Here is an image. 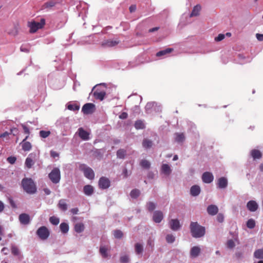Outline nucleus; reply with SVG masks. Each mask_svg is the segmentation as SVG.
Returning <instances> with one entry per match:
<instances>
[{"label":"nucleus","instance_id":"36","mask_svg":"<svg viewBox=\"0 0 263 263\" xmlns=\"http://www.w3.org/2000/svg\"><path fill=\"white\" fill-rule=\"evenodd\" d=\"M126 155V151L124 149H119L117 152V158L119 159H124L125 156Z\"/></svg>","mask_w":263,"mask_h":263},{"label":"nucleus","instance_id":"22","mask_svg":"<svg viewBox=\"0 0 263 263\" xmlns=\"http://www.w3.org/2000/svg\"><path fill=\"white\" fill-rule=\"evenodd\" d=\"M201 9V7L200 5H196L190 14V17L196 16L199 15V12Z\"/></svg>","mask_w":263,"mask_h":263},{"label":"nucleus","instance_id":"48","mask_svg":"<svg viewBox=\"0 0 263 263\" xmlns=\"http://www.w3.org/2000/svg\"><path fill=\"white\" fill-rule=\"evenodd\" d=\"M50 134V131L41 130L40 132V136L42 138H46L48 137Z\"/></svg>","mask_w":263,"mask_h":263},{"label":"nucleus","instance_id":"23","mask_svg":"<svg viewBox=\"0 0 263 263\" xmlns=\"http://www.w3.org/2000/svg\"><path fill=\"white\" fill-rule=\"evenodd\" d=\"M83 191L85 195L90 196L93 193V188L90 185H86L84 186Z\"/></svg>","mask_w":263,"mask_h":263},{"label":"nucleus","instance_id":"32","mask_svg":"<svg viewBox=\"0 0 263 263\" xmlns=\"http://www.w3.org/2000/svg\"><path fill=\"white\" fill-rule=\"evenodd\" d=\"M84 224L81 222L76 223L74 227V231L78 233L82 232L84 230Z\"/></svg>","mask_w":263,"mask_h":263},{"label":"nucleus","instance_id":"49","mask_svg":"<svg viewBox=\"0 0 263 263\" xmlns=\"http://www.w3.org/2000/svg\"><path fill=\"white\" fill-rule=\"evenodd\" d=\"M175 240V237L172 234H168L166 236V240L168 243H173Z\"/></svg>","mask_w":263,"mask_h":263},{"label":"nucleus","instance_id":"29","mask_svg":"<svg viewBox=\"0 0 263 263\" xmlns=\"http://www.w3.org/2000/svg\"><path fill=\"white\" fill-rule=\"evenodd\" d=\"M11 253L14 256H19L21 255V251L17 246L12 245L11 246Z\"/></svg>","mask_w":263,"mask_h":263},{"label":"nucleus","instance_id":"6","mask_svg":"<svg viewBox=\"0 0 263 263\" xmlns=\"http://www.w3.org/2000/svg\"><path fill=\"white\" fill-rule=\"evenodd\" d=\"M110 185V182L109 179L105 177H102L99 180V186L101 189H108Z\"/></svg>","mask_w":263,"mask_h":263},{"label":"nucleus","instance_id":"39","mask_svg":"<svg viewBox=\"0 0 263 263\" xmlns=\"http://www.w3.org/2000/svg\"><path fill=\"white\" fill-rule=\"evenodd\" d=\"M135 127L137 129H144L145 128V125L142 121L137 120L135 122Z\"/></svg>","mask_w":263,"mask_h":263},{"label":"nucleus","instance_id":"34","mask_svg":"<svg viewBox=\"0 0 263 263\" xmlns=\"http://www.w3.org/2000/svg\"><path fill=\"white\" fill-rule=\"evenodd\" d=\"M251 154L254 159H260L262 156L261 152L255 149L251 151Z\"/></svg>","mask_w":263,"mask_h":263},{"label":"nucleus","instance_id":"35","mask_svg":"<svg viewBox=\"0 0 263 263\" xmlns=\"http://www.w3.org/2000/svg\"><path fill=\"white\" fill-rule=\"evenodd\" d=\"M60 229L62 233L65 234L69 231V226L67 223L62 222L60 225Z\"/></svg>","mask_w":263,"mask_h":263},{"label":"nucleus","instance_id":"3","mask_svg":"<svg viewBox=\"0 0 263 263\" xmlns=\"http://www.w3.org/2000/svg\"><path fill=\"white\" fill-rule=\"evenodd\" d=\"M48 177L53 183L57 184L60 182L61 179V173L59 168H54L49 174Z\"/></svg>","mask_w":263,"mask_h":263},{"label":"nucleus","instance_id":"57","mask_svg":"<svg viewBox=\"0 0 263 263\" xmlns=\"http://www.w3.org/2000/svg\"><path fill=\"white\" fill-rule=\"evenodd\" d=\"M28 26L30 28V32H33V21H29L28 22Z\"/></svg>","mask_w":263,"mask_h":263},{"label":"nucleus","instance_id":"27","mask_svg":"<svg viewBox=\"0 0 263 263\" xmlns=\"http://www.w3.org/2000/svg\"><path fill=\"white\" fill-rule=\"evenodd\" d=\"M119 42L114 40H107L102 43V45L105 47H113L119 44Z\"/></svg>","mask_w":263,"mask_h":263},{"label":"nucleus","instance_id":"12","mask_svg":"<svg viewBox=\"0 0 263 263\" xmlns=\"http://www.w3.org/2000/svg\"><path fill=\"white\" fill-rule=\"evenodd\" d=\"M163 218V214L160 211H156L154 213L153 220L156 223H159Z\"/></svg>","mask_w":263,"mask_h":263},{"label":"nucleus","instance_id":"61","mask_svg":"<svg viewBox=\"0 0 263 263\" xmlns=\"http://www.w3.org/2000/svg\"><path fill=\"white\" fill-rule=\"evenodd\" d=\"M9 202H10V204L11 205V206L13 208H17V206L15 204L14 201L12 199H9Z\"/></svg>","mask_w":263,"mask_h":263},{"label":"nucleus","instance_id":"42","mask_svg":"<svg viewBox=\"0 0 263 263\" xmlns=\"http://www.w3.org/2000/svg\"><path fill=\"white\" fill-rule=\"evenodd\" d=\"M49 221L53 225L57 226L60 222V219L54 216H53L49 218Z\"/></svg>","mask_w":263,"mask_h":263},{"label":"nucleus","instance_id":"26","mask_svg":"<svg viewBox=\"0 0 263 263\" xmlns=\"http://www.w3.org/2000/svg\"><path fill=\"white\" fill-rule=\"evenodd\" d=\"M99 252L103 258H106L108 257V248L106 246H101Z\"/></svg>","mask_w":263,"mask_h":263},{"label":"nucleus","instance_id":"2","mask_svg":"<svg viewBox=\"0 0 263 263\" xmlns=\"http://www.w3.org/2000/svg\"><path fill=\"white\" fill-rule=\"evenodd\" d=\"M22 186L27 193H33V180L31 178H24L22 181Z\"/></svg>","mask_w":263,"mask_h":263},{"label":"nucleus","instance_id":"43","mask_svg":"<svg viewBox=\"0 0 263 263\" xmlns=\"http://www.w3.org/2000/svg\"><path fill=\"white\" fill-rule=\"evenodd\" d=\"M140 194V192L138 189H134L130 193V195L132 198H137Z\"/></svg>","mask_w":263,"mask_h":263},{"label":"nucleus","instance_id":"59","mask_svg":"<svg viewBox=\"0 0 263 263\" xmlns=\"http://www.w3.org/2000/svg\"><path fill=\"white\" fill-rule=\"evenodd\" d=\"M256 37L258 41H263V34L257 33Z\"/></svg>","mask_w":263,"mask_h":263},{"label":"nucleus","instance_id":"46","mask_svg":"<svg viewBox=\"0 0 263 263\" xmlns=\"http://www.w3.org/2000/svg\"><path fill=\"white\" fill-rule=\"evenodd\" d=\"M247 226L248 228L253 229L255 226V220L252 219H250L247 222Z\"/></svg>","mask_w":263,"mask_h":263},{"label":"nucleus","instance_id":"8","mask_svg":"<svg viewBox=\"0 0 263 263\" xmlns=\"http://www.w3.org/2000/svg\"><path fill=\"white\" fill-rule=\"evenodd\" d=\"M214 176L212 174L209 172H204L202 176V180L203 182L210 183L213 181Z\"/></svg>","mask_w":263,"mask_h":263},{"label":"nucleus","instance_id":"64","mask_svg":"<svg viewBox=\"0 0 263 263\" xmlns=\"http://www.w3.org/2000/svg\"><path fill=\"white\" fill-rule=\"evenodd\" d=\"M70 212L73 214H77L79 212V209L77 208H72L71 209Z\"/></svg>","mask_w":263,"mask_h":263},{"label":"nucleus","instance_id":"7","mask_svg":"<svg viewBox=\"0 0 263 263\" xmlns=\"http://www.w3.org/2000/svg\"><path fill=\"white\" fill-rule=\"evenodd\" d=\"M45 22L44 18H41L40 20L36 18V21H34V33L37 30L43 28L45 25Z\"/></svg>","mask_w":263,"mask_h":263},{"label":"nucleus","instance_id":"24","mask_svg":"<svg viewBox=\"0 0 263 263\" xmlns=\"http://www.w3.org/2000/svg\"><path fill=\"white\" fill-rule=\"evenodd\" d=\"M11 135V132H5L0 134V141L2 143L4 141H8L10 139L9 136Z\"/></svg>","mask_w":263,"mask_h":263},{"label":"nucleus","instance_id":"45","mask_svg":"<svg viewBox=\"0 0 263 263\" xmlns=\"http://www.w3.org/2000/svg\"><path fill=\"white\" fill-rule=\"evenodd\" d=\"M114 236L116 238L120 239L123 236V232L119 230H116L113 232Z\"/></svg>","mask_w":263,"mask_h":263},{"label":"nucleus","instance_id":"17","mask_svg":"<svg viewBox=\"0 0 263 263\" xmlns=\"http://www.w3.org/2000/svg\"><path fill=\"white\" fill-rule=\"evenodd\" d=\"M200 249L199 247L195 246L191 248L190 255L192 257H197L200 253Z\"/></svg>","mask_w":263,"mask_h":263},{"label":"nucleus","instance_id":"56","mask_svg":"<svg viewBox=\"0 0 263 263\" xmlns=\"http://www.w3.org/2000/svg\"><path fill=\"white\" fill-rule=\"evenodd\" d=\"M50 155L52 158H54L55 157H58L59 156V154L58 153H57L56 152L53 151H50Z\"/></svg>","mask_w":263,"mask_h":263},{"label":"nucleus","instance_id":"16","mask_svg":"<svg viewBox=\"0 0 263 263\" xmlns=\"http://www.w3.org/2000/svg\"><path fill=\"white\" fill-rule=\"evenodd\" d=\"M93 95L95 99L102 101L106 96V92L104 91H98L97 90L93 92Z\"/></svg>","mask_w":263,"mask_h":263},{"label":"nucleus","instance_id":"55","mask_svg":"<svg viewBox=\"0 0 263 263\" xmlns=\"http://www.w3.org/2000/svg\"><path fill=\"white\" fill-rule=\"evenodd\" d=\"M217 220L219 222H222L224 220V216L221 213H219L217 216Z\"/></svg>","mask_w":263,"mask_h":263},{"label":"nucleus","instance_id":"30","mask_svg":"<svg viewBox=\"0 0 263 263\" xmlns=\"http://www.w3.org/2000/svg\"><path fill=\"white\" fill-rule=\"evenodd\" d=\"M175 135V140L176 142L182 143L185 140V136L183 133H176Z\"/></svg>","mask_w":263,"mask_h":263},{"label":"nucleus","instance_id":"58","mask_svg":"<svg viewBox=\"0 0 263 263\" xmlns=\"http://www.w3.org/2000/svg\"><path fill=\"white\" fill-rule=\"evenodd\" d=\"M147 245L150 246L151 247L152 249H153V248L154 247V241L151 239V238H149L147 240Z\"/></svg>","mask_w":263,"mask_h":263},{"label":"nucleus","instance_id":"60","mask_svg":"<svg viewBox=\"0 0 263 263\" xmlns=\"http://www.w3.org/2000/svg\"><path fill=\"white\" fill-rule=\"evenodd\" d=\"M128 117V115L126 112H122L119 116V118L122 119H126Z\"/></svg>","mask_w":263,"mask_h":263},{"label":"nucleus","instance_id":"54","mask_svg":"<svg viewBox=\"0 0 263 263\" xmlns=\"http://www.w3.org/2000/svg\"><path fill=\"white\" fill-rule=\"evenodd\" d=\"M225 37V35L223 34H219L215 38V41L216 42H219L223 40Z\"/></svg>","mask_w":263,"mask_h":263},{"label":"nucleus","instance_id":"62","mask_svg":"<svg viewBox=\"0 0 263 263\" xmlns=\"http://www.w3.org/2000/svg\"><path fill=\"white\" fill-rule=\"evenodd\" d=\"M22 126L24 129V133L26 134H29V130L28 128L25 125H22Z\"/></svg>","mask_w":263,"mask_h":263},{"label":"nucleus","instance_id":"9","mask_svg":"<svg viewBox=\"0 0 263 263\" xmlns=\"http://www.w3.org/2000/svg\"><path fill=\"white\" fill-rule=\"evenodd\" d=\"M84 176L89 179H92L95 177V174L93 170L89 167H86L83 169Z\"/></svg>","mask_w":263,"mask_h":263},{"label":"nucleus","instance_id":"47","mask_svg":"<svg viewBox=\"0 0 263 263\" xmlns=\"http://www.w3.org/2000/svg\"><path fill=\"white\" fill-rule=\"evenodd\" d=\"M33 160L30 157H28L25 161V165L28 168L32 167Z\"/></svg>","mask_w":263,"mask_h":263},{"label":"nucleus","instance_id":"19","mask_svg":"<svg viewBox=\"0 0 263 263\" xmlns=\"http://www.w3.org/2000/svg\"><path fill=\"white\" fill-rule=\"evenodd\" d=\"M18 29V25H15L12 27V28L7 29V32L9 34L15 36L17 34Z\"/></svg>","mask_w":263,"mask_h":263},{"label":"nucleus","instance_id":"10","mask_svg":"<svg viewBox=\"0 0 263 263\" xmlns=\"http://www.w3.org/2000/svg\"><path fill=\"white\" fill-rule=\"evenodd\" d=\"M171 229L173 231L178 230L181 227L179 221L177 219H171L170 221Z\"/></svg>","mask_w":263,"mask_h":263},{"label":"nucleus","instance_id":"13","mask_svg":"<svg viewBox=\"0 0 263 263\" xmlns=\"http://www.w3.org/2000/svg\"><path fill=\"white\" fill-rule=\"evenodd\" d=\"M19 220L22 224L26 225L29 223L30 217L27 214H21L19 216Z\"/></svg>","mask_w":263,"mask_h":263},{"label":"nucleus","instance_id":"50","mask_svg":"<svg viewBox=\"0 0 263 263\" xmlns=\"http://www.w3.org/2000/svg\"><path fill=\"white\" fill-rule=\"evenodd\" d=\"M147 206L148 210L150 212H152L153 210H154L156 208L155 204L152 202H149L148 203H147Z\"/></svg>","mask_w":263,"mask_h":263},{"label":"nucleus","instance_id":"5","mask_svg":"<svg viewBox=\"0 0 263 263\" xmlns=\"http://www.w3.org/2000/svg\"><path fill=\"white\" fill-rule=\"evenodd\" d=\"M95 105L90 103L84 104L82 108V111L85 115L92 114L95 111Z\"/></svg>","mask_w":263,"mask_h":263},{"label":"nucleus","instance_id":"40","mask_svg":"<svg viewBox=\"0 0 263 263\" xmlns=\"http://www.w3.org/2000/svg\"><path fill=\"white\" fill-rule=\"evenodd\" d=\"M58 206L59 208L63 211H66L67 209V204L63 199H61L59 201Z\"/></svg>","mask_w":263,"mask_h":263},{"label":"nucleus","instance_id":"25","mask_svg":"<svg viewBox=\"0 0 263 263\" xmlns=\"http://www.w3.org/2000/svg\"><path fill=\"white\" fill-rule=\"evenodd\" d=\"M135 250L136 254H142L143 252V245L139 242L136 243L135 245Z\"/></svg>","mask_w":263,"mask_h":263},{"label":"nucleus","instance_id":"52","mask_svg":"<svg viewBox=\"0 0 263 263\" xmlns=\"http://www.w3.org/2000/svg\"><path fill=\"white\" fill-rule=\"evenodd\" d=\"M120 260L122 263H127L129 260L128 256L127 255L121 256Z\"/></svg>","mask_w":263,"mask_h":263},{"label":"nucleus","instance_id":"38","mask_svg":"<svg viewBox=\"0 0 263 263\" xmlns=\"http://www.w3.org/2000/svg\"><path fill=\"white\" fill-rule=\"evenodd\" d=\"M140 165L144 168L148 169L150 168L151 163L147 160H142L140 163Z\"/></svg>","mask_w":263,"mask_h":263},{"label":"nucleus","instance_id":"63","mask_svg":"<svg viewBox=\"0 0 263 263\" xmlns=\"http://www.w3.org/2000/svg\"><path fill=\"white\" fill-rule=\"evenodd\" d=\"M129 9L130 12H135L136 10V6L135 5H132L129 7Z\"/></svg>","mask_w":263,"mask_h":263},{"label":"nucleus","instance_id":"37","mask_svg":"<svg viewBox=\"0 0 263 263\" xmlns=\"http://www.w3.org/2000/svg\"><path fill=\"white\" fill-rule=\"evenodd\" d=\"M254 256L258 259H263V249L256 250L254 253Z\"/></svg>","mask_w":263,"mask_h":263},{"label":"nucleus","instance_id":"41","mask_svg":"<svg viewBox=\"0 0 263 263\" xmlns=\"http://www.w3.org/2000/svg\"><path fill=\"white\" fill-rule=\"evenodd\" d=\"M56 4V2L53 0H50L46 3H45L43 7L44 8H50L53 6H54Z\"/></svg>","mask_w":263,"mask_h":263},{"label":"nucleus","instance_id":"28","mask_svg":"<svg viewBox=\"0 0 263 263\" xmlns=\"http://www.w3.org/2000/svg\"><path fill=\"white\" fill-rule=\"evenodd\" d=\"M161 171L165 175H169L171 174L172 170L168 164H163L161 166Z\"/></svg>","mask_w":263,"mask_h":263},{"label":"nucleus","instance_id":"15","mask_svg":"<svg viewBox=\"0 0 263 263\" xmlns=\"http://www.w3.org/2000/svg\"><path fill=\"white\" fill-rule=\"evenodd\" d=\"M79 136L83 140H88L89 139V134L87 131L84 130L82 127L78 129Z\"/></svg>","mask_w":263,"mask_h":263},{"label":"nucleus","instance_id":"51","mask_svg":"<svg viewBox=\"0 0 263 263\" xmlns=\"http://www.w3.org/2000/svg\"><path fill=\"white\" fill-rule=\"evenodd\" d=\"M227 247L232 249L235 247V242L232 239H230L227 243Z\"/></svg>","mask_w":263,"mask_h":263},{"label":"nucleus","instance_id":"20","mask_svg":"<svg viewBox=\"0 0 263 263\" xmlns=\"http://www.w3.org/2000/svg\"><path fill=\"white\" fill-rule=\"evenodd\" d=\"M200 188L198 185H195L191 187L190 190L191 194L193 196H196L200 194Z\"/></svg>","mask_w":263,"mask_h":263},{"label":"nucleus","instance_id":"44","mask_svg":"<svg viewBox=\"0 0 263 263\" xmlns=\"http://www.w3.org/2000/svg\"><path fill=\"white\" fill-rule=\"evenodd\" d=\"M67 108L72 111H77L80 109V106L76 104H70L67 105Z\"/></svg>","mask_w":263,"mask_h":263},{"label":"nucleus","instance_id":"21","mask_svg":"<svg viewBox=\"0 0 263 263\" xmlns=\"http://www.w3.org/2000/svg\"><path fill=\"white\" fill-rule=\"evenodd\" d=\"M28 136L26 137V138L23 140L22 142V147L24 151H29L31 148V144L30 142L26 141V140L27 139Z\"/></svg>","mask_w":263,"mask_h":263},{"label":"nucleus","instance_id":"4","mask_svg":"<svg viewBox=\"0 0 263 263\" xmlns=\"http://www.w3.org/2000/svg\"><path fill=\"white\" fill-rule=\"evenodd\" d=\"M36 235L42 240H46L50 235V231L45 226H42L36 231Z\"/></svg>","mask_w":263,"mask_h":263},{"label":"nucleus","instance_id":"11","mask_svg":"<svg viewBox=\"0 0 263 263\" xmlns=\"http://www.w3.org/2000/svg\"><path fill=\"white\" fill-rule=\"evenodd\" d=\"M247 207L250 211L255 212L257 210L258 205L255 201L251 200L247 203Z\"/></svg>","mask_w":263,"mask_h":263},{"label":"nucleus","instance_id":"14","mask_svg":"<svg viewBox=\"0 0 263 263\" xmlns=\"http://www.w3.org/2000/svg\"><path fill=\"white\" fill-rule=\"evenodd\" d=\"M208 213L212 216L215 215L218 212V207L214 204L210 205L207 208Z\"/></svg>","mask_w":263,"mask_h":263},{"label":"nucleus","instance_id":"31","mask_svg":"<svg viewBox=\"0 0 263 263\" xmlns=\"http://www.w3.org/2000/svg\"><path fill=\"white\" fill-rule=\"evenodd\" d=\"M173 50H174L173 48H166V49H165L164 50H161V51L158 52L156 53V56L158 57H161V56L164 55H165L166 54L170 53Z\"/></svg>","mask_w":263,"mask_h":263},{"label":"nucleus","instance_id":"53","mask_svg":"<svg viewBox=\"0 0 263 263\" xmlns=\"http://www.w3.org/2000/svg\"><path fill=\"white\" fill-rule=\"evenodd\" d=\"M7 160L9 163H10L11 164H13L15 162L16 160V158L14 156H10L9 157Z\"/></svg>","mask_w":263,"mask_h":263},{"label":"nucleus","instance_id":"1","mask_svg":"<svg viewBox=\"0 0 263 263\" xmlns=\"http://www.w3.org/2000/svg\"><path fill=\"white\" fill-rule=\"evenodd\" d=\"M190 228L192 236L194 238H200L205 235V228L199 225L197 222H191Z\"/></svg>","mask_w":263,"mask_h":263},{"label":"nucleus","instance_id":"33","mask_svg":"<svg viewBox=\"0 0 263 263\" xmlns=\"http://www.w3.org/2000/svg\"><path fill=\"white\" fill-rule=\"evenodd\" d=\"M153 145V141L148 139H144L142 141V146L144 148L146 149L152 147Z\"/></svg>","mask_w":263,"mask_h":263},{"label":"nucleus","instance_id":"18","mask_svg":"<svg viewBox=\"0 0 263 263\" xmlns=\"http://www.w3.org/2000/svg\"><path fill=\"white\" fill-rule=\"evenodd\" d=\"M218 187L221 189L226 188L228 185L227 179L224 177H221L218 180Z\"/></svg>","mask_w":263,"mask_h":263}]
</instances>
